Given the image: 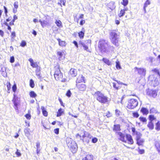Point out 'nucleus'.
Instances as JSON below:
<instances>
[{
  "mask_svg": "<svg viewBox=\"0 0 160 160\" xmlns=\"http://www.w3.org/2000/svg\"><path fill=\"white\" fill-rule=\"evenodd\" d=\"M96 99L99 102L103 104L108 103L109 101L108 97L99 91H97L94 94Z\"/></svg>",
  "mask_w": 160,
  "mask_h": 160,
  "instance_id": "1",
  "label": "nucleus"
},
{
  "mask_svg": "<svg viewBox=\"0 0 160 160\" xmlns=\"http://www.w3.org/2000/svg\"><path fill=\"white\" fill-rule=\"evenodd\" d=\"M110 39L111 42L116 46L119 45V36L115 31L112 30L109 33Z\"/></svg>",
  "mask_w": 160,
  "mask_h": 160,
  "instance_id": "2",
  "label": "nucleus"
},
{
  "mask_svg": "<svg viewBox=\"0 0 160 160\" xmlns=\"http://www.w3.org/2000/svg\"><path fill=\"white\" fill-rule=\"evenodd\" d=\"M66 142L68 147L71 148L73 152H75L77 149L78 146L77 143L74 141L70 138H67L66 139Z\"/></svg>",
  "mask_w": 160,
  "mask_h": 160,
  "instance_id": "3",
  "label": "nucleus"
},
{
  "mask_svg": "<svg viewBox=\"0 0 160 160\" xmlns=\"http://www.w3.org/2000/svg\"><path fill=\"white\" fill-rule=\"evenodd\" d=\"M55 70L54 76L55 79L57 81H62V74L61 73L58 65L55 67Z\"/></svg>",
  "mask_w": 160,
  "mask_h": 160,
  "instance_id": "4",
  "label": "nucleus"
},
{
  "mask_svg": "<svg viewBox=\"0 0 160 160\" xmlns=\"http://www.w3.org/2000/svg\"><path fill=\"white\" fill-rule=\"evenodd\" d=\"M108 46L107 42L105 40L101 39L99 40L98 48L102 52H105L107 50Z\"/></svg>",
  "mask_w": 160,
  "mask_h": 160,
  "instance_id": "5",
  "label": "nucleus"
},
{
  "mask_svg": "<svg viewBox=\"0 0 160 160\" xmlns=\"http://www.w3.org/2000/svg\"><path fill=\"white\" fill-rule=\"evenodd\" d=\"M128 102L127 108L129 109L134 108L137 106L138 104V102L137 100L134 99H131L129 100Z\"/></svg>",
  "mask_w": 160,
  "mask_h": 160,
  "instance_id": "6",
  "label": "nucleus"
},
{
  "mask_svg": "<svg viewBox=\"0 0 160 160\" xmlns=\"http://www.w3.org/2000/svg\"><path fill=\"white\" fill-rule=\"evenodd\" d=\"M91 41L90 40H88L86 41H80L79 42V44L82 46L84 50L88 51V44H91Z\"/></svg>",
  "mask_w": 160,
  "mask_h": 160,
  "instance_id": "7",
  "label": "nucleus"
},
{
  "mask_svg": "<svg viewBox=\"0 0 160 160\" xmlns=\"http://www.w3.org/2000/svg\"><path fill=\"white\" fill-rule=\"evenodd\" d=\"M135 70L138 72V73L142 76H145L146 75V70L143 68H138L136 67L134 68Z\"/></svg>",
  "mask_w": 160,
  "mask_h": 160,
  "instance_id": "8",
  "label": "nucleus"
},
{
  "mask_svg": "<svg viewBox=\"0 0 160 160\" xmlns=\"http://www.w3.org/2000/svg\"><path fill=\"white\" fill-rule=\"evenodd\" d=\"M39 22L40 23L42 26L43 28L47 26H49L50 25L49 21L48 20H42L41 19H40Z\"/></svg>",
  "mask_w": 160,
  "mask_h": 160,
  "instance_id": "9",
  "label": "nucleus"
},
{
  "mask_svg": "<svg viewBox=\"0 0 160 160\" xmlns=\"http://www.w3.org/2000/svg\"><path fill=\"white\" fill-rule=\"evenodd\" d=\"M147 94L150 96L155 98L157 95V92L156 90H150L148 91Z\"/></svg>",
  "mask_w": 160,
  "mask_h": 160,
  "instance_id": "10",
  "label": "nucleus"
},
{
  "mask_svg": "<svg viewBox=\"0 0 160 160\" xmlns=\"http://www.w3.org/2000/svg\"><path fill=\"white\" fill-rule=\"evenodd\" d=\"M76 85L77 88L80 91H83L86 89V86L85 84H77Z\"/></svg>",
  "mask_w": 160,
  "mask_h": 160,
  "instance_id": "11",
  "label": "nucleus"
},
{
  "mask_svg": "<svg viewBox=\"0 0 160 160\" xmlns=\"http://www.w3.org/2000/svg\"><path fill=\"white\" fill-rule=\"evenodd\" d=\"M84 81V77L82 75H79L76 81L77 83L83 82Z\"/></svg>",
  "mask_w": 160,
  "mask_h": 160,
  "instance_id": "12",
  "label": "nucleus"
},
{
  "mask_svg": "<svg viewBox=\"0 0 160 160\" xmlns=\"http://www.w3.org/2000/svg\"><path fill=\"white\" fill-rule=\"evenodd\" d=\"M126 138L128 140L129 144H132L133 143V141L131 136L130 134H127Z\"/></svg>",
  "mask_w": 160,
  "mask_h": 160,
  "instance_id": "13",
  "label": "nucleus"
},
{
  "mask_svg": "<svg viewBox=\"0 0 160 160\" xmlns=\"http://www.w3.org/2000/svg\"><path fill=\"white\" fill-rule=\"evenodd\" d=\"M69 73L72 77H75L77 75V70L73 68H71L69 71Z\"/></svg>",
  "mask_w": 160,
  "mask_h": 160,
  "instance_id": "14",
  "label": "nucleus"
},
{
  "mask_svg": "<svg viewBox=\"0 0 160 160\" xmlns=\"http://www.w3.org/2000/svg\"><path fill=\"white\" fill-rule=\"evenodd\" d=\"M118 134L120 137V139L121 141L124 142H126V140L125 139V136L121 132H118Z\"/></svg>",
  "mask_w": 160,
  "mask_h": 160,
  "instance_id": "15",
  "label": "nucleus"
},
{
  "mask_svg": "<svg viewBox=\"0 0 160 160\" xmlns=\"http://www.w3.org/2000/svg\"><path fill=\"white\" fill-rule=\"evenodd\" d=\"M28 61L30 62L31 65L33 68H36L38 67V65L36 62H34L32 58H29Z\"/></svg>",
  "mask_w": 160,
  "mask_h": 160,
  "instance_id": "16",
  "label": "nucleus"
},
{
  "mask_svg": "<svg viewBox=\"0 0 160 160\" xmlns=\"http://www.w3.org/2000/svg\"><path fill=\"white\" fill-rule=\"evenodd\" d=\"M93 156L92 155L88 154L82 160H93Z\"/></svg>",
  "mask_w": 160,
  "mask_h": 160,
  "instance_id": "17",
  "label": "nucleus"
},
{
  "mask_svg": "<svg viewBox=\"0 0 160 160\" xmlns=\"http://www.w3.org/2000/svg\"><path fill=\"white\" fill-rule=\"evenodd\" d=\"M30 129L28 128H26L24 129V132L25 135L29 139V136L30 134Z\"/></svg>",
  "mask_w": 160,
  "mask_h": 160,
  "instance_id": "18",
  "label": "nucleus"
},
{
  "mask_svg": "<svg viewBox=\"0 0 160 160\" xmlns=\"http://www.w3.org/2000/svg\"><path fill=\"white\" fill-rule=\"evenodd\" d=\"M85 29L84 28H82V31L78 33V36L81 39L83 38L84 35Z\"/></svg>",
  "mask_w": 160,
  "mask_h": 160,
  "instance_id": "19",
  "label": "nucleus"
},
{
  "mask_svg": "<svg viewBox=\"0 0 160 160\" xmlns=\"http://www.w3.org/2000/svg\"><path fill=\"white\" fill-rule=\"evenodd\" d=\"M136 141L137 142V144L139 146L142 145L144 142V139L141 138L137 140Z\"/></svg>",
  "mask_w": 160,
  "mask_h": 160,
  "instance_id": "20",
  "label": "nucleus"
},
{
  "mask_svg": "<svg viewBox=\"0 0 160 160\" xmlns=\"http://www.w3.org/2000/svg\"><path fill=\"white\" fill-rule=\"evenodd\" d=\"M150 4V2L149 0H147L145 3L143 7V10L145 13H146V8L148 6V5H149Z\"/></svg>",
  "mask_w": 160,
  "mask_h": 160,
  "instance_id": "21",
  "label": "nucleus"
},
{
  "mask_svg": "<svg viewBox=\"0 0 160 160\" xmlns=\"http://www.w3.org/2000/svg\"><path fill=\"white\" fill-rule=\"evenodd\" d=\"M141 112L143 113V114L146 115H147L149 112L148 110L145 108H142L141 109Z\"/></svg>",
  "mask_w": 160,
  "mask_h": 160,
  "instance_id": "22",
  "label": "nucleus"
},
{
  "mask_svg": "<svg viewBox=\"0 0 160 160\" xmlns=\"http://www.w3.org/2000/svg\"><path fill=\"white\" fill-rule=\"evenodd\" d=\"M58 42L59 44L61 46H65L66 45V42L63 41H62L60 39H58Z\"/></svg>",
  "mask_w": 160,
  "mask_h": 160,
  "instance_id": "23",
  "label": "nucleus"
},
{
  "mask_svg": "<svg viewBox=\"0 0 160 160\" xmlns=\"http://www.w3.org/2000/svg\"><path fill=\"white\" fill-rule=\"evenodd\" d=\"M102 61L108 65H111V62L107 58H103L102 59Z\"/></svg>",
  "mask_w": 160,
  "mask_h": 160,
  "instance_id": "24",
  "label": "nucleus"
},
{
  "mask_svg": "<svg viewBox=\"0 0 160 160\" xmlns=\"http://www.w3.org/2000/svg\"><path fill=\"white\" fill-rule=\"evenodd\" d=\"M120 126L118 124L115 125L114 126L113 130L114 131H119L120 130Z\"/></svg>",
  "mask_w": 160,
  "mask_h": 160,
  "instance_id": "25",
  "label": "nucleus"
},
{
  "mask_svg": "<svg viewBox=\"0 0 160 160\" xmlns=\"http://www.w3.org/2000/svg\"><path fill=\"white\" fill-rule=\"evenodd\" d=\"M135 135H136V140L141 138L142 135V134L139 132H136V134Z\"/></svg>",
  "mask_w": 160,
  "mask_h": 160,
  "instance_id": "26",
  "label": "nucleus"
},
{
  "mask_svg": "<svg viewBox=\"0 0 160 160\" xmlns=\"http://www.w3.org/2000/svg\"><path fill=\"white\" fill-rule=\"evenodd\" d=\"M148 127L149 129L152 130L154 128V125L152 122H150L148 125Z\"/></svg>",
  "mask_w": 160,
  "mask_h": 160,
  "instance_id": "27",
  "label": "nucleus"
},
{
  "mask_svg": "<svg viewBox=\"0 0 160 160\" xmlns=\"http://www.w3.org/2000/svg\"><path fill=\"white\" fill-rule=\"evenodd\" d=\"M41 109L42 111L43 115L45 116H47L48 115V112L43 107H41Z\"/></svg>",
  "mask_w": 160,
  "mask_h": 160,
  "instance_id": "28",
  "label": "nucleus"
},
{
  "mask_svg": "<svg viewBox=\"0 0 160 160\" xmlns=\"http://www.w3.org/2000/svg\"><path fill=\"white\" fill-rule=\"evenodd\" d=\"M63 113V110L62 108L59 109L57 112V117L60 116Z\"/></svg>",
  "mask_w": 160,
  "mask_h": 160,
  "instance_id": "29",
  "label": "nucleus"
},
{
  "mask_svg": "<svg viewBox=\"0 0 160 160\" xmlns=\"http://www.w3.org/2000/svg\"><path fill=\"white\" fill-rule=\"evenodd\" d=\"M85 132L84 131L83 133H81V136H80V138L81 140L83 141L84 142V139L86 138V136L85 135Z\"/></svg>",
  "mask_w": 160,
  "mask_h": 160,
  "instance_id": "30",
  "label": "nucleus"
},
{
  "mask_svg": "<svg viewBox=\"0 0 160 160\" xmlns=\"http://www.w3.org/2000/svg\"><path fill=\"white\" fill-rule=\"evenodd\" d=\"M155 129L158 131L160 130V122L158 121L156 124Z\"/></svg>",
  "mask_w": 160,
  "mask_h": 160,
  "instance_id": "31",
  "label": "nucleus"
},
{
  "mask_svg": "<svg viewBox=\"0 0 160 160\" xmlns=\"http://www.w3.org/2000/svg\"><path fill=\"white\" fill-rule=\"evenodd\" d=\"M139 119L141 122L144 123H146V122L147 121V120L146 119V118L143 117H140L139 118Z\"/></svg>",
  "mask_w": 160,
  "mask_h": 160,
  "instance_id": "32",
  "label": "nucleus"
},
{
  "mask_svg": "<svg viewBox=\"0 0 160 160\" xmlns=\"http://www.w3.org/2000/svg\"><path fill=\"white\" fill-rule=\"evenodd\" d=\"M55 23L58 27H60L62 25V22L60 20H56Z\"/></svg>",
  "mask_w": 160,
  "mask_h": 160,
  "instance_id": "33",
  "label": "nucleus"
},
{
  "mask_svg": "<svg viewBox=\"0 0 160 160\" xmlns=\"http://www.w3.org/2000/svg\"><path fill=\"white\" fill-rule=\"evenodd\" d=\"M31 97L32 98H35L37 96V94L34 91H31L29 93Z\"/></svg>",
  "mask_w": 160,
  "mask_h": 160,
  "instance_id": "34",
  "label": "nucleus"
},
{
  "mask_svg": "<svg viewBox=\"0 0 160 160\" xmlns=\"http://www.w3.org/2000/svg\"><path fill=\"white\" fill-rule=\"evenodd\" d=\"M125 12L122 9L120 11V12L118 14V16L120 17H121L124 16Z\"/></svg>",
  "mask_w": 160,
  "mask_h": 160,
  "instance_id": "35",
  "label": "nucleus"
},
{
  "mask_svg": "<svg viewBox=\"0 0 160 160\" xmlns=\"http://www.w3.org/2000/svg\"><path fill=\"white\" fill-rule=\"evenodd\" d=\"M116 68L118 69H121V67L120 65V63L118 61L116 62Z\"/></svg>",
  "mask_w": 160,
  "mask_h": 160,
  "instance_id": "36",
  "label": "nucleus"
},
{
  "mask_svg": "<svg viewBox=\"0 0 160 160\" xmlns=\"http://www.w3.org/2000/svg\"><path fill=\"white\" fill-rule=\"evenodd\" d=\"M108 6H112L111 7H110V8L112 10L113 9H114L115 7L114 5V3L113 2H110L109 3Z\"/></svg>",
  "mask_w": 160,
  "mask_h": 160,
  "instance_id": "37",
  "label": "nucleus"
},
{
  "mask_svg": "<svg viewBox=\"0 0 160 160\" xmlns=\"http://www.w3.org/2000/svg\"><path fill=\"white\" fill-rule=\"evenodd\" d=\"M128 0H122V2H121V3L125 6L128 4Z\"/></svg>",
  "mask_w": 160,
  "mask_h": 160,
  "instance_id": "38",
  "label": "nucleus"
},
{
  "mask_svg": "<svg viewBox=\"0 0 160 160\" xmlns=\"http://www.w3.org/2000/svg\"><path fill=\"white\" fill-rule=\"evenodd\" d=\"M149 118L150 122H152V121L154 120L156 118L154 117V116L153 115H150L149 116Z\"/></svg>",
  "mask_w": 160,
  "mask_h": 160,
  "instance_id": "39",
  "label": "nucleus"
},
{
  "mask_svg": "<svg viewBox=\"0 0 160 160\" xmlns=\"http://www.w3.org/2000/svg\"><path fill=\"white\" fill-rule=\"evenodd\" d=\"M30 85L32 88H33L34 86V82L32 79L30 80Z\"/></svg>",
  "mask_w": 160,
  "mask_h": 160,
  "instance_id": "40",
  "label": "nucleus"
},
{
  "mask_svg": "<svg viewBox=\"0 0 160 160\" xmlns=\"http://www.w3.org/2000/svg\"><path fill=\"white\" fill-rule=\"evenodd\" d=\"M13 104L14 105V106H15V109H17L18 108V107H17V105H18V103L16 101H15V98H14L13 100Z\"/></svg>",
  "mask_w": 160,
  "mask_h": 160,
  "instance_id": "41",
  "label": "nucleus"
},
{
  "mask_svg": "<svg viewBox=\"0 0 160 160\" xmlns=\"http://www.w3.org/2000/svg\"><path fill=\"white\" fill-rule=\"evenodd\" d=\"M17 89V87L16 86V85L15 84L13 85L12 87V90L13 92H15Z\"/></svg>",
  "mask_w": 160,
  "mask_h": 160,
  "instance_id": "42",
  "label": "nucleus"
},
{
  "mask_svg": "<svg viewBox=\"0 0 160 160\" xmlns=\"http://www.w3.org/2000/svg\"><path fill=\"white\" fill-rule=\"evenodd\" d=\"M58 55L59 56V60H61V58H62V52H57Z\"/></svg>",
  "mask_w": 160,
  "mask_h": 160,
  "instance_id": "43",
  "label": "nucleus"
},
{
  "mask_svg": "<svg viewBox=\"0 0 160 160\" xmlns=\"http://www.w3.org/2000/svg\"><path fill=\"white\" fill-rule=\"evenodd\" d=\"M14 8H18V2H15L14 3Z\"/></svg>",
  "mask_w": 160,
  "mask_h": 160,
  "instance_id": "44",
  "label": "nucleus"
},
{
  "mask_svg": "<svg viewBox=\"0 0 160 160\" xmlns=\"http://www.w3.org/2000/svg\"><path fill=\"white\" fill-rule=\"evenodd\" d=\"M152 72L157 73L158 75L160 76V73H159L158 70L156 68H155L154 69H152Z\"/></svg>",
  "mask_w": 160,
  "mask_h": 160,
  "instance_id": "45",
  "label": "nucleus"
},
{
  "mask_svg": "<svg viewBox=\"0 0 160 160\" xmlns=\"http://www.w3.org/2000/svg\"><path fill=\"white\" fill-rule=\"evenodd\" d=\"M147 59L149 61V62H152L153 61V58L152 57H150L148 58H147Z\"/></svg>",
  "mask_w": 160,
  "mask_h": 160,
  "instance_id": "46",
  "label": "nucleus"
},
{
  "mask_svg": "<svg viewBox=\"0 0 160 160\" xmlns=\"http://www.w3.org/2000/svg\"><path fill=\"white\" fill-rule=\"evenodd\" d=\"M98 141V139L94 137L92 139V142L93 143H96Z\"/></svg>",
  "mask_w": 160,
  "mask_h": 160,
  "instance_id": "47",
  "label": "nucleus"
},
{
  "mask_svg": "<svg viewBox=\"0 0 160 160\" xmlns=\"http://www.w3.org/2000/svg\"><path fill=\"white\" fill-rule=\"evenodd\" d=\"M26 45V42L24 41H22L21 44V46L22 47H24Z\"/></svg>",
  "mask_w": 160,
  "mask_h": 160,
  "instance_id": "48",
  "label": "nucleus"
},
{
  "mask_svg": "<svg viewBox=\"0 0 160 160\" xmlns=\"http://www.w3.org/2000/svg\"><path fill=\"white\" fill-rule=\"evenodd\" d=\"M18 150L17 149V152H15L16 154L17 155L18 157H20L21 156V154L20 152L18 151Z\"/></svg>",
  "mask_w": 160,
  "mask_h": 160,
  "instance_id": "49",
  "label": "nucleus"
},
{
  "mask_svg": "<svg viewBox=\"0 0 160 160\" xmlns=\"http://www.w3.org/2000/svg\"><path fill=\"white\" fill-rule=\"evenodd\" d=\"M92 137L91 135L89 136L87 138V139L86 140V142L87 143H88L89 142V139H90Z\"/></svg>",
  "mask_w": 160,
  "mask_h": 160,
  "instance_id": "50",
  "label": "nucleus"
},
{
  "mask_svg": "<svg viewBox=\"0 0 160 160\" xmlns=\"http://www.w3.org/2000/svg\"><path fill=\"white\" fill-rule=\"evenodd\" d=\"M66 95L68 97H70L71 95V92L70 90H68V91L67 92V93H66Z\"/></svg>",
  "mask_w": 160,
  "mask_h": 160,
  "instance_id": "51",
  "label": "nucleus"
},
{
  "mask_svg": "<svg viewBox=\"0 0 160 160\" xmlns=\"http://www.w3.org/2000/svg\"><path fill=\"white\" fill-rule=\"evenodd\" d=\"M156 112V110L154 108H152L150 110V113H153Z\"/></svg>",
  "mask_w": 160,
  "mask_h": 160,
  "instance_id": "52",
  "label": "nucleus"
},
{
  "mask_svg": "<svg viewBox=\"0 0 160 160\" xmlns=\"http://www.w3.org/2000/svg\"><path fill=\"white\" fill-rule=\"evenodd\" d=\"M120 112L118 110L116 109L115 110V113L117 116H118L120 115Z\"/></svg>",
  "mask_w": 160,
  "mask_h": 160,
  "instance_id": "53",
  "label": "nucleus"
},
{
  "mask_svg": "<svg viewBox=\"0 0 160 160\" xmlns=\"http://www.w3.org/2000/svg\"><path fill=\"white\" fill-rule=\"evenodd\" d=\"M25 116L26 118L27 119H30L31 118V115H30V114H26L25 115Z\"/></svg>",
  "mask_w": 160,
  "mask_h": 160,
  "instance_id": "54",
  "label": "nucleus"
},
{
  "mask_svg": "<svg viewBox=\"0 0 160 160\" xmlns=\"http://www.w3.org/2000/svg\"><path fill=\"white\" fill-rule=\"evenodd\" d=\"M14 61V57L12 56L10 58V62L11 63H13Z\"/></svg>",
  "mask_w": 160,
  "mask_h": 160,
  "instance_id": "55",
  "label": "nucleus"
},
{
  "mask_svg": "<svg viewBox=\"0 0 160 160\" xmlns=\"http://www.w3.org/2000/svg\"><path fill=\"white\" fill-rule=\"evenodd\" d=\"M59 129L58 128L55 129L54 130V132L56 134H58L59 133Z\"/></svg>",
  "mask_w": 160,
  "mask_h": 160,
  "instance_id": "56",
  "label": "nucleus"
},
{
  "mask_svg": "<svg viewBox=\"0 0 160 160\" xmlns=\"http://www.w3.org/2000/svg\"><path fill=\"white\" fill-rule=\"evenodd\" d=\"M7 87L8 90H10V86H11V84H10V82L8 83L7 84Z\"/></svg>",
  "mask_w": 160,
  "mask_h": 160,
  "instance_id": "57",
  "label": "nucleus"
},
{
  "mask_svg": "<svg viewBox=\"0 0 160 160\" xmlns=\"http://www.w3.org/2000/svg\"><path fill=\"white\" fill-rule=\"evenodd\" d=\"M36 147L37 149H39L40 147V143L39 142L36 143Z\"/></svg>",
  "mask_w": 160,
  "mask_h": 160,
  "instance_id": "58",
  "label": "nucleus"
},
{
  "mask_svg": "<svg viewBox=\"0 0 160 160\" xmlns=\"http://www.w3.org/2000/svg\"><path fill=\"white\" fill-rule=\"evenodd\" d=\"M91 134H90L88 132H85V135H84L85 136H86V138L87 137H88Z\"/></svg>",
  "mask_w": 160,
  "mask_h": 160,
  "instance_id": "59",
  "label": "nucleus"
},
{
  "mask_svg": "<svg viewBox=\"0 0 160 160\" xmlns=\"http://www.w3.org/2000/svg\"><path fill=\"white\" fill-rule=\"evenodd\" d=\"M139 114L137 112H134L133 113V116L136 118H138L139 117Z\"/></svg>",
  "mask_w": 160,
  "mask_h": 160,
  "instance_id": "60",
  "label": "nucleus"
},
{
  "mask_svg": "<svg viewBox=\"0 0 160 160\" xmlns=\"http://www.w3.org/2000/svg\"><path fill=\"white\" fill-rule=\"evenodd\" d=\"M139 152L140 154H142L144 153V150L143 149H140L139 151Z\"/></svg>",
  "mask_w": 160,
  "mask_h": 160,
  "instance_id": "61",
  "label": "nucleus"
},
{
  "mask_svg": "<svg viewBox=\"0 0 160 160\" xmlns=\"http://www.w3.org/2000/svg\"><path fill=\"white\" fill-rule=\"evenodd\" d=\"M61 2L63 5L65 6L66 2V1L65 0H61Z\"/></svg>",
  "mask_w": 160,
  "mask_h": 160,
  "instance_id": "62",
  "label": "nucleus"
},
{
  "mask_svg": "<svg viewBox=\"0 0 160 160\" xmlns=\"http://www.w3.org/2000/svg\"><path fill=\"white\" fill-rule=\"evenodd\" d=\"M85 23V21L84 20H81L80 22V24L81 25H82Z\"/></svg>",
  "mask_w": 160,
  "mask_h": 160,
  "instance_id": "63",
  "label": "nucleus"
},
{
  "mask_svg": "<svg viewBox=\"0 0 160 160\" xmlns=\"http://www.w3.org/2000/svg\"><path fill=\"white\" fill-rule=\"evenodd\" d=\"M73 44H74L76 46V47H77V48H78V44L77 42L76 41H74L73 42Z\"/></svg>",
  "mask_w": 160,
  "mask_h": 160,
  "instance_id": "64",
  "label": "nucleus"
}]
</instances>
